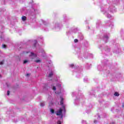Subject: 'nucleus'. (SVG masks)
Returning a JSON list of instances; mask_svg holds the SVG:
<instances>
[{"label":"nucleus","mask_w":124,"mask_h":124,"mask_svg":"<svg viewBox=\"0 0 124 124\" xmlns=\"http://www.w3.org/2000/svg\"><path fill=\"white\" fill-rule=\"evenodd\" d=\"M24 54H25V55H28V56H29V57H31V59H35V58H36L37 57V55L34 53H33V52H31L30 51H27V52H25L24 53Z\"/></svg>","instance_id":"obj_1"},{"label":"nucleus","mask_w":124,"mask_h":124,"mask_svg":"<svg viewBox=\"0 0 124 124\" xmlns=\"http://www.w3.org/2000/svg\"><path fill=\"white\" fill-rule=\"evenodd\" d=\"M56 115L57 116H61V119H62V117H63V115H62V109L60 108L58 111H57Z\"/></svg>","instance_id":"obj_2"},{"label":"nucleus","mask_w":124,"mask_h":124,"mask_svg":"<svg viewBox=\"0 0 124 124\" xmlns=\"http://www.w3.org/2000/svg\"><path fill=\"white\" fill-rule=\"evenodd\" d=\"M108 10H109L111 12H114V11H115V10H116V8H115V7H113V8H109L108 9Z\"/></svg>","instance_id":"obj_3"},{"label":"nucleus","mask_w":124,"mask_h":124,"mask_svg":"<svg viewBox=\"0 0 124 124\" xmlns=\"http://www.w3.org/2000/svg\"><path fill=\"white\" fill-rule=\"evenodd\" d=\"M39 53H41L42 56H43V55H44V54H45V52H44V50H43V49H40Z\"/></svg>","instance_id":"obj_4"},{"label":"nucleus","mask_w":124,"mask_h":124,"mask_svg":"<svg viewBox=\"0 0 124 124\" xmlns=\"http://www.w3.org/2000/svg\"><path fill=\"white\" fill-rule=\"evenodd\" d=\"M35 62H37V63H40V62H41V60L40 59H37L35 60Z\"/></svg>","instance_id":"obj_5"},{"label":"nucleus","mask_w":124,"mask_h":124,"mask_svg":"<svg viewBox=\"0 0 124 124\" xmlns=\"http://www.w3.org/2000/svg\"><path fill=\"white\" fill-rule=\"evenodd\" d=\"M61 100V102H60V104L61 105H62L63 104V98H62V97H60Z\"/></svg>","instance_id":"obj_6"},{"label":"nucleus","mask_w":124,"mask_h":124,"mask_svg":"<svg viewBox=\"0 0 124 124\" xmlns=\"http://www.w3.org/2000/svg\"><path fill=\"white\" fill-rule=\"evenodd\" d=\"M106 15L108 18H111V17H112V16H111V15H109L107 12L106 13Z\"/></svg>","instance_id":"obj_7"},{"label":"nucleus","mask_w":124,"mask_h":124,"mask_svg":"<svg viewBox=\"0 0 124 124\" xmlns=\"http://www.w3.org/2000/svg\"><path fill=\"white\" fill-rule=\"evenodd\" d=\"M22 21H26L27 20V17L25 16H23L22 17Z\"/></svg>","instance_id":"obj_8"},{"label":"nucleus","mask_w":124,"mask_h":124,"mask_svg":"<svg viewBox=\"0 0 124 124\" xmlns=\"http://www.w3.org/2000/svg\"><path fill=\"white\" fill-rule=\"evenodd\" d=\"M104 40L107 41V40H108V36H105L104 37Z\"/></svg>","instance_id":"obj_9"},{"label":"nucleus","mask_w":124,"mask_h":124,"mask_svg":"<svg viewBox=\"0 0 124 124\" xmlns=\"http://www.w3.org/2000/svg\"><path fill=\"white\" fill-rule=\"evenodd\" d=\"M45 105V102H42L40 104V106H41L42 107H43V106H44Z\"/></svg>","instance_id":"obj_10"},{"label":"nucleus","mask_w":124,"mask_h":124,"mask_svg":"<svg viewBox=\"0 0 124 124\" xmlns=\"http://www.w3.org/2000/svg\"><path fill=\"white\" fill-rule=\"evenodd\" d=\"M52 76H53V72H51L48 75V77H52Z\"/></svg>","instance_id":"obj_11"},{"label":"nucleus","mask_w":124,"mask_h":124,"mask_svg":"<svg viewBox=\"0 0 124 124\" xmlns=\"http://www.w3.org/2000/svg\"><path fill=\"white\" fill-rule=\"evenodd\" d=\"M114 95L115 96H119V95H120V94H119V93H117V92H115L114 93Z\"/></svg>","instance_id":"obj_12"},{"label":"nucleus","mask_w":124,"mask_h":124,"mask_svg":"<svg viewBox=\"0 0 124 124\" xmlns=\"http://www.w3.org/2000/svg\"><path fill=\"white\" fill-rule=\"evenodd\" d=\"M50 111L51 114H54V113L55 112V111L52 108H50Z\"/></svg>","instance_id":"obj_13"},{"label":"nucleus","mask_w":124,"mask_h":124,"mask_svg":"<svg viewBox=\"0 0 124 124\" xmlns=\"http://www.w3.org/2000/svg\"><path fill=\"white\" fill-rule=\"evenodd\" d=\"M43 90H47V84H45V86L43 87Z\"/></svg>","instance_id":"obj_14"},{"label":"nucleus","mask_w":124,"mask_h":124,"mask_svg":"<svg viewBox=\"0 0 124 124\" xmlns=\"http://www.w3.org/2000/svg\"><path fill=\"white\" fill-rule=\"evenodd\" d=\"M52 90H53V91H56V90H57V88H56V87L53 86V87H52Z\"/></svg>","instance_id":"obj_15"},{"label":"nucleus","mask_w":124,"mask_h":124,"mask_svg":"<svg viewBox=\"0 0 124 124\" xmlns=\"http://www.w3.org/2000/svg\"><path fill=\"white\" fill-rule=\"evenodd\" d=\"M29 61L28 60H25L23 62V63H27V62H28Z\"/></svg>","instance_id":"obj_16"},{"label":"nucleus","mask_w":124,"mask_h":124,"mask_svg":"<svg viewBox=\"0 0 124 124\" xmlns=\"http://www.w3.org/2000/svg\"><path fill=\"white\" fill-rule=\"evenodd\" d=\"M4 61H2L0 62V65H2L3 64Z\"/></svg>","instance_id":"obj_17"},{"label":"nucleus","mask_w":124,"mask_h":124,"mask_svg":"<svg viewBox=\"0 0 124 124\" xmlns=\"http://www.w3.org/2000/svg\"><path fill=\"white\" fill-rule=\"evenodd\" d=\"M70 67H73L74 66V64H71L69 65Z\"/></svg>","instance_id":"obj_18"},{"label":"nucleus","mask_w":124,"mask_h":124,"mask_svg":"<svg viewBox=\"0 0 124 124\" xmlns=\"http://www.w3.org/2000/svg\"><path fill=\"white\" fill-rule=\"evenodd\" d=\"M82 124H87V122H86V121H84V120H83V121H82Z\"/></svg>","instance_id":"obj_19"},{"label":"nucleus","mask_w":124,"mask_h":124,"mask_svg":"<svg viewBox=\"0 0 124 124\" xmlns=\"http://www.w3.org/2000/svg\"><path fill=\"white\" fill-rule=\"evenodd\" d=\"M33 42L35 45L36 44V43H37V41H36V40H34Z\"/></svg>","instance_id":"obj_20"},{"label":"nucleus","mask_w":124,"mask_h":124,"mask_svg":"<svg viewBox=\"0 0 124 124\" xmlns=\"http://www.w3.org/2000/svg\"><path fill=\"white\" fill-rule=\"evenodd\" d=\"M74 42H75V43H77V42H78V40L77 39H75Z\"/></svg>","instance_id":"obj_21"},{"label":"nucleus","mask_w":124,"mask_h":124,"mask_svg":"<svg viewBox=\"0 0 124 124\" xmlns=\"http://www.w3.org/2000/svg\"><path fill=\"white\" fill-rule=\"evenodd\" d=\"M9 93H10V92L9 91H8L7 92V95H9Z\"/></svg>","instance_id":"obj_22"},{"label":"nucleus","mask_w":124,"mask_h":124,"mask_svg":"<svg viewBox=\"0 0 124 124\" xmlns=\"http://www.w3.org/2000/svg\"><path fill=\"white\" fill-rule=\"evenodd\" d=\"M2 47H3V48H5V47H6V46L5 45H2Z\"/></svg>","instance_id":"obj_23"},{"label":"nucleus","mask_w":124,"mask_h":124,"mask_svg":"<svg viewBox=\"0 0 124 124\" xmlns=\"http://www.w3.org/2000/svg\"><path fill=\"white\" fill-rule=\"evenodd\" d=\"M84 81H88V78H84Z\"/></svg>","instance_id":"obj_24"},{"label":"nucleus","mask_w":124,"mask_h":124,"mask_svg":"<svg viewBox=\"0 0 124 124\" xmlns=\"http://www.w3.org/2000/svg\"><path fill=\"white\" fill-rule=\"evenodd\" d=\"M57 124H62L61 123V121H59L58 122H57Z\"/></svg>","instance_id":"obj_25"},{"label":"nucleus","mask_w":124,"mask_h":124,"mask_svg":"<svg viewBox=\"0 0 124 124\" xmlns=\"http://www.w3.org/2000/svg\"><path fill=\"white\" fill-rule=\"evenodd\" d=\"M57 86L58 87H61V84H58L57 85Z\"/></svg>","instance_id":"obj_26"},{"label":"nucleus","mask_w":124,"mask_h":124,"mask_svg":"<svg viewBox=\"0 0 124 124\" xmlns=\"http://www.w3.org/2000/svg\"><path fill=\"white\" fill-rule=\"evenodd\" d=\"M63 111L64 112H65V108H64V107L63 106Z\"/></svg>","instance_id":"obj_27"},{"label":"nucleus","mask_w":124,"mask_h":124,"mask_svg":"<svg viewBox=\"0 0 124 124\" xmlns=\"http://www.w3.org/2000/svg\"><path fill=\"white\" fill-rule=\"evenodd\" d=\"M56 27H59V24L57 23V24H56Z\"/></svg>","instance_id":"obj_28"},{"label":"nucleus","mask_w":124,"mask_h":124,"mask_svg":"<svg viewBox=\"0 0 124 124\" xmlns=\"http://www.w3.org/2000/svg\"><path fill=\"white\" fill-rule=\"evenodd\" d=\"M110 124H116V123H115V122H112Z\"/></svg>","instance_id":"obj_29"},{"label":"nucleus","mask_w":124,"mask_h":124,"mask_svg":"<svg viewBox=\"0 0 124 124\" xmlns=\"http://www.w3.org/2000/svg\"><path fill=\"white\" fill-rule=\"evenodd\" d=\"M96 123H97V121H94V124H96Z\"/></svg>","instance_id":"obj_30"},{"label":"nucleus","mask_w":124,"mask_h":124,"mask_svg":"<svg viewBox=\"0 0 124 124\" xmlns=\"http://www.w3.org/2000/svg\"><path fill=\"white\" fill-rule=\"evenodd\" d=\"M30 74H27L26 75L27 76H30Z\"/></svg>","instance_id":"obj_31"},{"label":"nucleus","mask_w":124,"mask_h":124,"mask_svg":"<svg viewBox=\"0 0 124 124\" xmlns=\"http://www.w3.org/2000/svg\"><path fill=\"white\" fill-rule=\"evenodd\" d=\"M122 107H124V104L122 105Z\"/></svg>","instance_id":"obj_32"},{"label":"nucleus","mask_w":124,"mask_h":124,"mask_svg":"<svg viewBox=\"0 0 124 124\" xmlns=\"http://www.w3.org/2000/svg\"><path fill=\"white\" fill-rule=\"evenodd\" d=\"M99 119H100V116H98Z\"/></svg>","instance_id":"obj_33"}]
</instances>
